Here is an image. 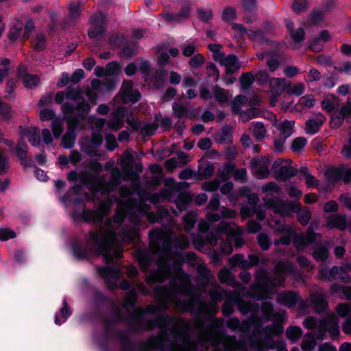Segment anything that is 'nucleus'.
<instances>
[{
	"mask_svg": "<svg viewBox=\"0 0 351 351\" xmlns=\"http://www.w3.org/2000/svg\"><path fill=\"white\" fill-rule=\"evenodd\" d=\"M191 10V5L186 1L182 4L178 13H176L179 22L189 19Z\"/></svg>",
	"mask_w": 351,
	"mask_h": 351,
	"instance_id": "a18cd8bd",
	"label": "nucleus"
},
{
	"mask_svg": "<svg viewBox=\"0 0 351 351\" xmlns=\"http://www.w3.org/2000/svg\"><path fill=\"white\" fill-rule=\"evenodd\" d=\"M51 129L54 138H59L63 132L62 121L58 118L53 119L51 122Z\"/></svg>",
	"mask_w": 351,
	"mask_h": 351,
	"instance_id": "13d9d810",
	"label": "nucleus"
},
{
	"mask_svg": "<svg viewBox=\"0 0 351 351\" xmlns=\"http://www.w3.org/2000/svg\"><path fill=\"white\" fill-rule=\"evenodd\" d=\"M235 170H236L235 165L230 162H225L223 165V171H221L220 169H219L217 174H218V176L220 177V178L223 181H226L227 180L229 179L230 176L231 174H232L233 173H234Z\"/></svg>",
	"mask_w": 351,
	"mask_h": 351,
	"instance_id": "72a5a7b5",
	"label": "nucleus"
},
{
	"mask_svg": "<svg viewBox=\"0 0 351 351\" xmlns=\"http://www.w3.org/2000/svg\"><path fill=\"white\" fill-rule=\"evenodd\" d=\"M197 13L198 19L204 23H208L213 19V14L209 9L197 8Z\"/></svg>",
	"mask_w": 351,
	"mask_h": 351,
	"instance_id": "5fc2aeb1",
	"label": "nucleus"
},
{
	"mask_svg": "<svg viewBox=\"0 0 351 351\" xmlns=\"http://www.w3.org/2000/svg\"><path fill=\"white\" fill-rule=\"evenodd\" d=\"M204 62V56L201 53H197L192 56V58L189 60V65L191 69H197L202 66Z\"/></svg>",
	"mask_w": 351,
	"mask_h": 351,
	"instance_id": "603ef678",
	"label": "nucleus"
},
{
	"mask_svg": "<svg viewBox=\"0 0 351 351\" xmlns=\"http://www.w3.org/2000/svg\"><path fill=\"white\" fill-rule=\"evenodd\" d=\"M208 295L210 300L214 303V304L213 306L200 304L197 307H219L216 304L223 300L226 301V304H223L221 307H230L227 305V303H235L238 300V293L236 291H227L219 285L215 287L212 290H210Z\"/></svg>",
	"mask_w": 351,
	"mask_h": 351,
	"instance_id": "423d86ee",
	"label": "nucleus"
},
{
	"mask_svg": "<svg viewBox=\"0 0 351 351\" xmlns=\"http://www.w3.org/2000/svg\"><path fill=\"white\" fill-rule=\"evenodd\" d=\"M266 129L262 122H256L254 128V135L257 141H261L265 137Z\"/></svg>",
	"mask_w": 351,
	"mask_h": 351,
	"instance_id": "0e129e2a",
	"label": "nucleus"
},
{
	"mask_svg": "<svg viewBox=\"0 0 351 351\" xmlns=\"http://www.w3.org/2000/svg\"><path fill=\"white\" fill-rule=\"evenodd\" d=\"M215 171V167L213 162H208L206 167L199 173L200 180H207L210 178Z\"/></svg>",
	"mask_w": 351,
	"mask_h": 351,
	"instance_id": "4d7b16f0",
	"label": "nucleus"
},
{
	"mask_svg": "<svg viewBox=\"0 0 351 351\" xmlns=\"http://www.w3.org/2000/svg\"><path fill=\"white\" fill-rule=\"evenodd\" d=\"M217 276L219 282L222 284L234 285L235 283H237L234 276L226 267H223L218 272Z\"/></svg>",
	"mask_w": 351,
	"mask_h": 351,
	"instance_id": "5701e85b",
	"label": "nucleus"
},
{
	"mask_svg": "<svg viewBox=\"0 0 351 351\" xmlns=\"http://www.w3.org/2000/svg\"><path fill=\"white\" fill-rule=\"evenodd\" d=\"M162 320L166 325H171L170 332L175 337L183 341V345H174L172 351H192L195 349L196 344L189 337L190 330L189 324L180 317L165 316Z\"/></svg>",
	"mask_w": 351,
	"mask_h": 351,
	"instance_id": "20e7f679",
	"label": "nucleus"
},
{
	"mask_svg": "<svg viewBox=\"0 0 351 351\" xmlns=\"http://www.w3.org/2000/svg\"><path fill=\"white\" fill-rule=\"evenodd\" d=\"M277 302L285 307H308L301 298L300 295L295 291L287 290L278 293Z\"/></svg>",
	"mask_w": 351,
	"mask_h": 351,
	"instance_id": "0eeeda50",
	"label": "nucleus"
},
{
	"mask_svg": "<svg viewBox=\"0 0 351 351\" xmlns=\"http://www.w3.org/2000/svg\"><path fill=\"white\" fill-rule=\"evenodd\" d=\"M221 343H223L225 351H234L233 348L235 346V337H228L224 339L222 337L218 335H214L211 338V344L213 346L219 345Z\"/></svg>",
	"mask_w": 351,
	"mask_h": 351,
	"instance_id": "ddd939ff",
	"label": "nucleus"
},
{
	"mask_svg": "<svg viewBox=\"0 0 351 351\" xmlns=\"http://www.w3.org/2000/svg\"><path fill=\"white\" fill-rule=\"evenodd\" d=\"M104 142L102 135L97 132H93L91 134L90 142L88 145L83 147L84 151L90 156H95L97 155L95 149L99 147Z\"/></svg>",
	"mask_w": 351,
	"mask_h": 351,
	"instance_id": "f8f14e48",
	"label": "nucleus"
},
{
	"mask_svg": "<svg viewBox=\"0 0 351 351\" xmlns=\"http://www.w3.org/2000/svg\"><path fill=\"white\" fill-rule=\"evenodd\" d=\"M66 120L67 122V130L66 131H70L71 132H75L76 129L78 128L80 123V120H82L77 115L74 117H66Z\"/></svg>",
	"mask_w": 351,
	"mask_h": 351,
	"instance_id": "69168bd1",
	"label": "nucleus"
},
{
	"mask_svg": "<svg viewBox=\"0 0 351 351\" xmlns=\"http://www.w3.org/2000/svg\"><path fill=\"white\" fill-rule=\"evenodd\" d=\"M66 97L68 99L73 101H79L84 98L82 95V90L80 88H73L72 86H68L66 90Z\"/></svg>",
	"mask_w": 351,
	"mask_h": 351,
	"instance_id": "79ce46f5",
	"label": "nucleus"
},
{
	"mask_svg": "<svg viewBox=\"0 0 351 351\" xmlns=\"http://www.w3.org/2000/svg\"><path fill=\"white\" fill-rule=\"evenodd\" d=\"M131 190L139 196L141 200H148L152 204H154V192L145 191L139 182L132 184Z\"/></svg>",
	"mask_w": 351,
	"mask_h": 351,
	"instance_id": "f3484780",
	"label": "nucleus"
},
{
	"mask_svg": "<svg viewBox=\"0 0 351 351\" xmlns=\"http://www.w3.org/2000/svg\"><path fill=\"white\" fill-rule=\"evenodd\" d=\"M16 88V81L12 77L7 79V83L5 88V99L9 101H14L15 99V89Z\"/></svg>",
	"mask_w": 351,
	"mask_h": 351,
	"instance_id": "f704fd0d",
	"label": "nucleus"
},
{
	"mask_svg": "<svg viewBox=\"0 0 351 351\" xmlns=\"http://www.w3.org/2000/svg\"><path fill=\"white\" fill-rule=\"evenodd\" d=\"M73 217L75 220L80 218L82 221L86 223H89L90 221H99L101 219L100 216L99 215L90 209L84 208L81 213L73 215Z\"/></svg>",
	"mask_w": 351,
	"mask_h": 351,
	"instance_id": "6ab92c4d",
	"label": "nucleus"
},
{
	"mask_svg": "<svg viewBox=\"0 0 351 351\" xmlns=\"http://www.w3.org/2000/svg\"><path fill=\"white\" fill-rule=\"evenodd\" d=\"M89 239L93 243V247L90 246L88 242L77 240L73 241L71 245L73 256L77 261L88 260L93 252L101 256L107 266H97V272L102 278L104 283L110 289H114L117 287V282L121 276V270L114 258H121V252L117 250L112 254L111 241L104 234L92 231Z\"/></svg>",
	"mask_w": 351,
	"mask_h": 351,
	"instance_id": "f257e3e1",
	"label": "nucleus"
},
{
	"mask_svg": "<svg viewBox=\"0 0 351 351\" xmlns=\"http://www.w3.org/2000/svg\"><path fill=\"white\" fill-rule=\"evenodd\" d=\"M313 258L317 262L325 261L329 256V250L326 244L319 243L313 246Z\"/></svg>",
	"mask_w": 351,
	"mask_h": 351,
	"instance_id": "2eb2a0df",
	"label": "nucleus"
},
{
	"mask_svg": "<svg viewBox=\"0 0 351 351\" xmlns=\"http://www.w3.org/2000/svg\"><path fill=\"white\" fill-rule=\"evenodd\" d=\"M291 239L293 241V245L298 251H302L308 246L304 234L302 233H297L293 231V234L291 235Z\"/></svg>",
	"mask_w": 351,
	"mask_h": 351,
	"instance_id": "bb28decb",
	"label": "nucleus"
},
{
	"mask_svg": "<svg viewBox=\"0 0 351 351\" xmlns=\"http://www.w3.org/2000/svg\"><path fill=\"white\" fill-rule=\"evenodd\" d=\"M182 221L185 232H189L194 228L196 223V215L189 211L182 217Z\"/></svg>",
	"mask_w": 351,
	"mask_h": 351,
	"instance_id": "c85d7f7f",
	"label": "nucleus"
},
{
	"mask_svg": "<svg viewBox=\"0 0 351 351\" xmlns=\"http://www.w3.org/2000/svg\"><path fill=\"white\" fill-rule=\"evenodd\" d=\"M298 173V169L290 165H282L274 171L275 178L279 182H286L295 177Z\"/></svg>",
	"mask_w": 351,
	"mask_h": 351,
	"instance_id": "9b49d317",
	"label": "nucleus"
},
{
	"mask_svg": "<svg viewBox=\"0 0 351 351\" xmlns=\"http://www.w3.org/2000/svg\"><path fill=\"white\" fill-rule=\"evenodd\" d=\"M213 95L215 100L219 104H225L228 101V97L226 90L218 85L214 86L213 88Z\"/></svg>",
	"mask_w": 351,
	"mask_h": 351,
	"instance_id": "c9c22d12",
	"label": "nucleus"
},
{
	"mask_svg": "<svg viewBox=\"0 0 351 351\" xmlns=\"http://www.w3.org/2000/svg\"><path fill=\"white\" fill-rule=\"evenodd\" d=\"M165 186L168 189H164L161 192L163 198L169 199L171 191H176L177 182L173 178H167L164 180Z\"/></svg>",
	"mask_w": 351,
	"mask_h": 351,
	"instance_id": "e433bc0d",
	"label": "nucleus"
},
{
	"mask_svg": "<svg viewBox=\"0 0 351 351\" xmlns=\"http://www.w3.org/2000/svg\"><path fill=\"white\" fill-rule=\"evenodd\" d=\"M216 232L218 234H225L228 236H234L236 230L230 226V224L226 221H221L216 228Z\"/></svg>",
	"mask_w": 351,
	"mask_h": 351,
	"instance_id": "37998d69",
	"label": "nucleus"
},
{
	"mask_svg": "<svg viewBox=\"0 0 351 351\" xmlns=\"http://www.w3.org/2000/svg\"><path fill=\"white\" fill-rule=\"evenodd\" d=\"M232 128L228 125H225L221 128V136L219 142L221 144L232 143Z\"/></svg>",
	"mask_w": 351,
	"mask_h": 351,
	"instance_id": "bf43d9fd",
	"label": "nucleus"
},
{
	"mask_svg": "<svg viewBox=\"0 0 351 351\" xmlns=\"http://www.w3.org/2000/svg\"><path fill=\"white\" fill-rule=\"evenodd\" d=\"M342 166L339 167L332 166L326 170L325 175L330 182L335 184L342 180Z\"/></svg>",
	"mask_w": 351,
	"mask_h": 351,
	"instance_id": "aec40b11",
	"label": "nucleus"
},
{
	"mask_svg": "<svg viewBox=\"0 0 351 351\" xmlns=\"http://www.w3.org/2000/svg\"><path fill=\"white\" fill-rule=\"evenodd\" d=\"M128 40L123 34L114 33L109 37V43L112 47H123Z\"/></svg>",
	"mask_w": 351,
	"mask_h": 351,
	"instance_id": "4c0bfd02",
	"label": "nucleus"
},
{
	"mask_svg": "<svg viewBox=\"0 0 351 351\" xmlns=\"http://www.w3.org/2000/svg\"><path fill=\"white\" fill-rule=\"evenodd\" d=\"M164 254L175 257L173 264H165L164 269L170 271L173 269L176 272V276L169 281V287L171 292L176 295H181L188 299H198L199 295L196 289L193 286L189 275L183 270V265L186 261L192 262L196 259V254L193 252H187L184 254L174 250L171 239L166 240L162 247Z\"/></svg>",
	"mask_w": 351,
	"mask_h": 351,
	"instance_id": "7ed1b4c3",
	"label": "nucleus"
},
{
	"mask_svg": "<svg viewBox=\"0 0 351 351\" xmlns=\"http://www.w3.org/2000/svg\"><path fill=\"white\" fill-rule=\"evenodd\" d=\"M14 114L10 104L0 100V119L2 121L10 123Z\"/></svg>",
	"mask_w": 351,
	"mask_h": 351,
	"instance_id": "412c9836",
	"label": "nucleus"
},
{
	"mask_svg": "<svg viewBox=\"0 0 351 351\" xmlns=\"http://www.w3.org/2000/svg\"><path fill=\"white\" fill-rule=\"evenodd\" d=\"M229 263L232 267H239L242 269H248V261L242 254H236L229 258Z\"/></svg>",
	"mask_w": 351,
	"mask_h": 351,
	"instance_id": "393cba45",
	"label": "nucleus"
},
{
	"mask_svg": "<svg viewBox=\"0 0 351 351\" xmlns=\"http://www.w3.org/2000/svg\"><path fill=\"white\" fill-rule=\"evenodd\" d=\"M307 144V140L305 137L300 136L294 138L291 145V149L293 152H298L304 148Z\"/></svg>",
	"mask_w": 351,
	"mask_h": 351,
	"instance_id": "6e6d98bb",
	"label": "nucleus"
},
{
	"mask_svg": "<svg viewBox=\"0 0 351 351\" xmlns=\"http://www.w3.org/2000/svg\"><path fill=\"white\" fill-rule=\"evenodd\" d=\"M149 249H138L135 254V258L140 268L144 273L149 274L145 276V281L152 288L154 287V269L150 266L154 263V228L149 230Z\"/></svg>",
	"mask_w": 351,
	"mask_h": 351,
	"instance_id": "39448f33",
	"label": "nucleus"
},
{
	"mask_svg": "<svg viewBox=\"0 0 351 351\" xmlns=\"http://www.w3.org/2000/svg\"><path fill=\"white\" fill-rule=\"evenodd\" d=\"M339 80V74L335 70V71L328 73L323 76V84L325 87L331 88L334 87Z\"/></svg>",
	"mask_w": 351,
	"mask_h": 351,
	"instance_id": "58836bf2",
	"label": "nucleus"
},
{
	"mask_svg": "<svg viewBox=\"0 0 351 351\" xmlns=\"http://www.w3.org/2000/svg\"><path fill=\"white\" fill-rule=\"evenodd\" d=\"M75 138L76 132L66 131V133L63 135L61 140V144L62 147L64 149L72 148L75 144Z\"/></svg>",
	"mask_w": 351,
	"mask_h": 351,
	"instance_id": "a19ab883",
	"label": "nucleus"
},
{
	"mask_svg": "<svg viewBox=\"0 0 351 351\" xmlns=\"http://www.w3.org/2000/svg\"><path fill=\"white\" fill-rule=\"evenodd\" d=\"M121 172L118 168H114L111 172L109 182L114 187L117 188L121 184Z\"/></svg>",
	"mask_w": 351,
	"mask_h": 351,
	"instance_id": "338daca9",
	"label": "nucleus"
},
{
	"mask_svg": "<svg viewBox=\"0 0 351 351\" xmlns=\"http://www.w3.org/2000/svg\"><path fill=\"white\" fill-rule=\"evenodd\" d=\"M23 80V84L27 89H33L36 88L40 83V79L39 76L34 74L25 75Z\"/></svg>",
	"mask_w": 351,
	"mask_h": 351,
	"instance_id": "c756f323",
	"label": "nucleus"
},
{
	"mask_svg": "<svg viewBox=\"0 0 351 351\" xmlns=\"http://www.w3.org/2000/svg\"><path fill=\"white\" fill-rule=\"evenodd\" d=\"M236 17V10L232 7L226 8L222 12L221 19L225 22H230L234 20Z\"/></svg>",
	"mask_w": 351,
	"mask_h": 351,
	"instance_id": "774afa93",
	"label": "nucleus"
},
{
	"mask_svg": "<svg viewBox=\"0 0 351 351\" xmlns=\"http://www.w3.org/2000/svg\"><path fill=\"white\" fill-rule=\"evenodd\" d=\"M275 232L280 234H286V235H292L293 230L286 223H282L280 220L275 221L274 226Z\"/></svg>",
	"mask_w": 351,
	"mask_h": 351,
	"instance_id": "864d4df0",
	"label": "nucleus"
},
{
	"mask_svg": "<svg viewBox=\"0 0 351 351\" xmlns=\"http://www.w3.org/2000/svg\"><path fill=\"white\" fill-rule=\"evenodd\" d=\"M23 27V24L20 22H17L13 25L8 34L9 40L12 42H15L22 36Z\"/></svg>",
	"mask_w": 351,
	"mask_h": 351,
	"instance_id": "473e14b6",
	"label": "nucleus"
},
{
	"mask_svg": "<svg viewBox=\"0 0 351 351\" xmlns=\"http://www.w3.org/2000/svg\"><path fill=\"white\" fill-rule=\"evenodd\" d=\"M255 77L251 72L243 73L239 77V82L242 89H249L254 82Z\"/></svg>",
	"mask_w": 351,
	"mask_h": 351,
	"instance_id": "ea45409f",
	"label": "nucleus"
},
{
	"mask_svg": "<svg viewBox=\"0 0 351 351\" xmlns=\"http://www.w3.org/2000/svg\"><path fill=\"white\" fill-rule=\"evenodd\" d=\"M241 6L245 12L254 14L258 10L256 0H241Z\"/></svg>",
	"mask_w": 351,
	"mask_h": 351,
	"instance_id": "8fccbe9b",
	"label": "nucleus"
},
{
	"mask_svg": "<svg viewBox=\"0 0 351 351\" xmlns=\"http://www.w3.org/2000/svg\"><path fill=\"white\" fill-rule=\"evenodd\" d=\"M309 300L312 307H329L326 295L322 291H315L310 294Z\"/></svg>",
	"mask_w": 351,
	"mask_h": 351,
	"instance_id": "dca6fc26",
	"label": "nucleus"
},
{
	"mask_svg": "<svg viewBox=\"0 0 351 351\" xmlns=\"http://www.w3.org/2000/svg\"><path fill=\"white\" fill-rule=\"evenodd\" d=\"M141 94L138 89H134L122 97V101L125 104L136 103L141 99Z\"/></svg>",
	"mask_w": 351,
	"mask_h": 351,
	"instance_id": "09e8293b",
	"label": "nucleus"
},
{
	"mask_svg": "<svg viewBox=\"0 0 351 351\" xmlns=\"http://www.w3.org/2000/svg\"><path fill=\"white\" fill-rule=\"evenodd\" d=\"M91 300L95 307L100 305H105L108 302V297L99 289H94L91 294Z\"/></svg>",
	"mask_w": 351,
	"mask_h": 351,
	"instance_id": "a878e982",
	"label": "nucleus"
},
{
	"mask_svg": "<svg viewBox=\"0 0 351 351\" xmlns=\"http://www.w3.org/2000/svg\"><path fill=\"white\" fill-rule=\"evenodd\" d=\"M295 121H290L287 119L280 123L278 127L280 130L279 136L283 138H288L293 133V128Z\"/></svg>",
	"mask_w": 351,
	"mask_h": 351,
	"instance_id": "b1692460",
	"label": "nucleus"
},
{
	"mask_svg": "<svg viewBox=\"0 0 351 351\" xmlns=\"http://www.w3.org/2000/svg\"><path fill=\"white\" fill-rule=\"evenodd\" d=\"M338 318L335 314H331L322 319L319 322L320 335H323L324 331H328L332 338L337 337L339 335Z\"/></svg>",
	"mask_w": 351,
	"mask_h": 351,
	"instance_id": "6e6552de",
	"label": "nucleus"
},
{
	"mask_svg": "<svg viewBox=\"0 0 351 351\" xmlns=\"http://www.w3.org/2000/svg\"><path fill=\"white\" fill-rule=\"evenodd\" d=\"M339 112L344 121L347 123L351 124V102L348 101L346 104L343 105Z\"/></svg>",
	"mask_w": 351,
	"mask_h": 351,
	"instance_id": "680f3d73",
	"label": "nucleus"
},
{
	"mask_svg": "<svg viewBox=\"0 0 351 351\" xmlns=\"http://www.w3.org/2000/svg\"><path fill=\"white\" fill-rule=\"evenodd\" d=\"M302 330L298 326H289L286 330V335L293 342L297 341L302 336Z\"/></svg>",
	"mask_w": 351,
	"mask_h": 351,
	"instance_id": "49530a36",
	"label": "nucleus"
},
{
	"mask_svg": "<svg viewBox=\"0 0 351 351\" xmlns=\"http://www.w3.org/2000/svg\"><path fill=\"white\" fill-rule=\"evenodd\" d=\"M269 85L273 93L280 95L282 92L287 91L290 84L284 78L273 77L269 81Z\"/></svg>",
	"mask_w": 351,
	"mask_h": 351,
	"instance_id": "4468645a",
	"label": "nucleus"
},
{
	"mask_svg": "<svg viewBox=\"0 0 351 351\" xmlns=\"http://www.w3.org/2000/svg\"><path fill=\"white\" fill-rule=\"evenodd\" d=\"M294 266L287 261H280L275 266L273 274H269L266 269H259L255 274V284L250 287L249 295L256 301H262V304H250V305L239 304L237 307H274V305L267 301L274 289L282 287L285 282V274L294 272Z\"/></svg>",
	"mask_w": 351,
	"mask_h": 351,
	"instance_id": "f03ea898",
	"label": "nucleus"
},
{
	"mask_svg": "<svg viewBox=\"0 0 351 351\" xmlns=\"http://www.w3.org/2000/svg\"><path fill=\"white\" fill-rule=\"evenodd\" d=\"M137 43L133 40H128L122 47L119 55L123 58L130 59L137 54Z\"/></svg>",
	"mask_w": 351,
	"mask_h": 351,
	"instance_id": "a211bd4d",
	"label": "nucleus"
},
{
	"mask_svg": "<svg viewBox=\"0 0 351 351\" xmlns=\"http://www.w3.org/2000/svg\"><path fill=\"white\" fill-rule=\"evenodd\" d=\"M173 114L176 117L181 119L188 114V109L186 106L174 102L172 105Z\"/></svg>",
	"mask_w": 351,
	"mask_h": 351,
	"instance_id": "e2e57ef3",
	"label": "nucleus"
},
{
	"mask_svg": "<svg viewBox=\"0 0 351 351\" xmlns=\"http://www.w3.org/2000/svg\"><path fill=\"white\" fill-rule=\"evenodd\" d=\"M322 125V122L319 119H308L305 124V132L306 134L310 135L315 134L318 132Z\"/></svg>",
	"mask_w": 351,
	"mask_h": 351,
	"instance_id": "7c9ffc66",
	"label": "nucleus"
},
{
	"mask_svg": "<svg viewBox=\"0 0 351 351\" xmlns=\"http://www.w3.org/2000/svg\"><path fill=\"white\" fill-rule=\"evenodd\" d=\"M199 283L203 287H206L208 285L210 279L213 278L210 269L206 267H204L202 269H199Z\"/></svg>",
	"mask_w": 351,
	"mask_h": 351,
	"instance_id": "c03bdc74",
	"label": "nucleus"
},
{
	"mask_svg": "<svg viewBox=\"0 0 351 351\" xmlns=\"http://www.w3.org/2000/svg\"><path fill=\"white\" fill-rule=\"evenodd\" d=\"M256 240L259 247L263 251L269 250L271 245V240L265 233L259 234L257 236Z\"/></svg>",
	"mask_w": 351,
	"mask_h": 351,
	"instance_id": "de8ad7c7",
	"label": "nucleus"
},
{
	"mask_svg": "<svg viewBox=\"0 0 351 351\" xmlns=\"http://www.w3.org/2000/svg\"><path fill=\"white\" fill-rule=\"evenodd\" d=\"M341 276L340 280L344 283H349L351 280L348 271H351V261L346 263L340 267Z\"/></svg>",
	"mask_w": 351,
	"mask_h": 351,
	"instance_id": "052dcab7",
	"label": "nucleus"
},
{
	"mask_svg": "<svg viewBox=\"0 0 351 351\" xmlns=\"http://www.w3.org/2000/svg\"><path fill=\"white\" fill-rule=\"evenodd\" d=\"M326 226L328 229H338L343 231L351 227V222L347 221L346 215L339 213L328 215L326 219Z\"/></svg>",
	"mask_w": 351,
	"mask_h": 351,
	"instance_id": "1a4fd4ad",
	"label": "nucleus"
},
{
	"mask_svg": "<svg viewBox=\"0 0 351 351\" xmlns=\"http://www.w3.org/2000/svg\"><path fill=\"white\" fill-rule=\"evenodd\" d=\"M91 107L89 103L82 98L79 100L75 106V115L80 117L82 120L86 118L87 115L90 112Z\"/></svg>",
	"mask_w": 351,
	"mask_h": 351,
	"instance_id": "4be33fe9",
	"label": "nucleus"
},
{
	"mask_svg": "<svg viewBox=\"0 0 351 351\" xmlns=\"http://www.w3.org/2000/svg\"><path fill=\"white\" fill-rule=\"evenodd\" d=\"M191 199V196L188 193H182L179 194L178 198L175 202L178 210L180 212L186 210L189 207Z\"/></svg>",
	"mask_w": 351,
	"mask_h": 351,
	"instance_id": "cd10ccee",
	"label": "nucleus"
},
{
	"mask_svg": "<svg viewBox=\"0 0 351 351\" xmlns=\"http://www.w3.org/2000/svg\"><path fill=\"white\" fill-rule=\"evenodd\" d=\"M169 72L164 67L155 69V88L163 86L166 83Z\"/></svg>",
	"mask_w": 351,
	"mask_h": 351,
	"instance_id": "2f4dec72",
	"label": "nucleus"
},
{
	"mask_svg": "<svg viewBox=\"0 0 351 351\" xmlns=\"http://www.w3.org/2000/svg\"><path fill=\"white\" fill-rule=\"evenodd\" d=\"M88 183L90 184L89 189L93 193L100 192L102 194H108L115 189L110 182H106L101 178L90 180Z\"/></svg>",
	"mask_w": 351,
	"mask_h": 351,
	"instance_id": "9d476101",
	"label": "nucleus"
},
{
	"mask_svg": "<svg viewBox=\"0 0 351 351\" xmlns=\"http://www.w3.org/2000/svg\"><path fill=\"white\" fill-rule=\"evenodd\" d=\"M36 43L33 46L34 51L40 52L45 50L47 47V39L44 34H38L35 36Z\"/></svg>",
	"mask_w": 351,
	"mask_h": 351,
	"instance_id": "3c124183",
	"label": "nucleus"
}]
</instances>
